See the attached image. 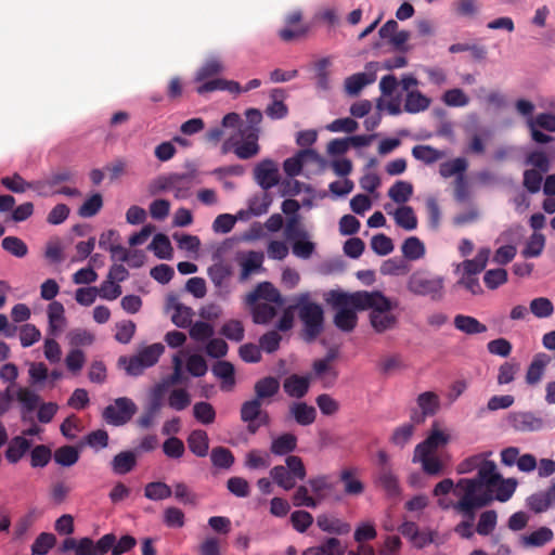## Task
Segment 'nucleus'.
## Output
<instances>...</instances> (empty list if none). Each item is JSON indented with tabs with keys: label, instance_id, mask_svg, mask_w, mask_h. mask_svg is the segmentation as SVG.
Instances as JSON below:
<instances>
[{
	"label": "nucleus",
	"instance_id": "7",
	"mask_svg": "<svg viewBox=\"0 0 555 555\" xmlns=\"http://www.w3.org/2000/svg\"><path fill=\"white\" fill-rule=\"evenodd\" d=\"M356 296L357 292L352 294L333 293L331 296V302L336 309L334 323L344 332H351L357 325L356 310H361V305L353 302Z\"/></svg>",
	"mask_w": 555,
	"mask_h": 555
},
{
	"label": "nucleus",
	"instance_id": "23",
	"mask_svg": "<svg viewBox=\"0 0 555 555\" xmlns=\"http://www.w3.org/2000/svg\"><path fill=\"white\" fill-rule=\"evenodd\" d=\"M550 363V357L545 353H538L533 357L530 365L526 373V382L529 385L538 384L545 372L547 364Z\"/></svg>",
	"mask_w": 555,
	"mask_h": 555
},
{
	"label": "nucleus",
	"instance_id": "19",
	"mask_svg": "<svg viewBox=\"0 0 555 555\" xmlns=\"http://www.w3.org/2000/svg\"><path fill=\"white\" fill-rule=\"evenodd\" d=\"M167 312L171 321L179 327H186L191 324L193 310L179 302L176 298L168 299Z\"/></svg>",
	"mask_w": 555,
	"mask_h": 555
},
{
	"label": "nucleus",
	"instance_id": "62",
	"mask_svg": "<svg viewBox=\"0 0 555 555\" xmlns=\"http://www.w3.org/2000/svg\"><path fill=\"white\" fill-rule=\"evenodd\" d=\"M221 333L229 339L240 341L244 337V326L237 320H230L221 328Z\"/></svg>",
	"mask_w": 555,
	"mask_h": 555
},
{
	"label": "nucleus",
	"instance_id": "63",
	"mask_svg": "<svg viewBox=\"0 0 555 555\" xmlns=\"http://www.w3.org/2000/svg\"><path fill=\"white\" fill-rule=\"evenodd\" d=\"M51 459V450L46 446H37L30 453V463L33 467H43Z\"/></svg>",
	"mask_w": 555,
	"mask_h": 555
},
{
	"label": "nucleus",
	"instance_id": "18",
	"mask_svg": "<svg viewBox=\"0 0 555 555\" xmlns=\"http://www.w3.org/2000/svg\"><path fill=\"white\" fill-rule=\"evenodd\" d=\"M385 209L393 217L396 224L405 231H413L417 228L418 220L412 207L400 205L395 210H390L389 205H386Z\"/></svg>",
	"mask_w": 555,
	"mask_h": 555
},
{
	"label": "nucleus",
	"instance_id": "9",
	"mask_svg": "<svg viewBox=\"0 0 555 555\" xmlns=\"http://www.w3.org/2000/svg\"><path fill=\"white\" fill-rule=\"evenodd\" d=\"M295 308L304 323L307 339L315 338L323 325L322 307L311 301L308 294H301L296 298Z\"/></svg>",
	"mask_w": 555,
	"mask_h": 555
},
{
	"label": "nucleus",
	"instance_id": "61",
	"mask_svg": "<svg viewBox=\"0 0 555 555\" xmlns=\"http://www.w3.org/2000/svg\"><path fill=\"white\" fill-rule=\"evenodd\" d=\"M135 333V324L132 321H122L116 324L115 338L121 344H128Z\"/></svg>",
	"mask_w": 555,
	"mask_h": 555
},
{
	"label": "nucleus",
	"instance_id": "29",
	"mask_svg": "<svg viewBox=\"0 0 555 555\" xmlns=\"http://www.w3.org/2000/svg\"><path fill=\"white\" fill-rule=\"evenodd\" d=\"M309 388V379L305 376L292 375L284 382V389L286 393L294 398L305 396Z\"/></svg>",
	"mask_w": 555,
	"mask_h": 555
},
{
	"label": "nucleus",
	"instance_id": "26",
	"mask_svg": "<svg viewBox=\"0 0 555 555\" xmlns=\"http://www.w3.org/2000/svg\"><path fill=\"white\" fill-rule=\"evenodd\" d=\"M30 448V442L24 436L14 437L5 451V459L10 463H17Z\"/></svg>",
	"mask_w": 555,
	"mask_h": 555
},
{
	"label": "nucleus",
	"instance_id": "12",
	"mask_svg": "<svg viewBox=\"0 0 555 555\" xmlns=\"http://www.w3.org/2000/svg\"><path fill=\"white\" fill-rule=\"evenodd\" d=\"M443 279L441 276H428L420 272L411 275L408 288L415 295L429 296L438 299L442 296Z\"/></svg>",
	"mask_w": 555,
	"mask_h": 555
},
{
	"label": "nucleus",
	"instance_id": "4",
	"mask_svg": "<svg viewBox=\"0 0 555 555\" xmlns=\"http://www.w3.org/2000/svg\"><path fill=\"white\" fill-rule=\"evenodd\" d=\"M353 302L361 305V310H371V324L377 332H385L396 325L397 317L393 313V309L397 307V304L392 302L382 293L357 292Z\"/></svg>",
	"mask_w": 555,
	"mask_h": 555
},
{
	"label": "nucleus",
	"instance_id": "43",
	"mask_svg": "<svg viewBox=\"0 0 555 555\" xmlns=\"http://www.w3.org/2000/svg\"><path fill=\"white\" fill-rule=\"evenodd\" d=\"M270 474L273 480L285 490L292 489L296 483V478L284 466L273 467Z\"/></svg>",
	"mask_w": 555,
	"mask_h": 555
},
{
	"label": "nucleus",
	"instance_id": "22",
	"mask_svg": "<svg viewBox=\"0 0 555 555\" xmlns=\"http://www.w3.org/2000/svg\"><path fill=\"white\" fill-rule=\"evenodd\" d=\"M48 320L49 328L53 335H57L66 326L65 309L64 306L59 301H52L48 306Z\"/></svg>",
	"mask_w": 555,
	"mask_h": 555
},
{
	"label": "nucleus",
	"instance_id": "1",
	"mask_svg": "<svg viewBox=\"0 0 555 555\" xmlns=\"http://www.w3.org/2000/svg\"><path fill=\"white\" fill-rule=\"evenodd\" d=\"M491 455V452L475 454L457 465L459 474H468L476 469V478H461L456 483L447 478L438 482L434 489V496L441 508H453L468 517V520L461 521L454 528V531L464 539H469L474 534L473 519L476 509L493 500L507 502L518 486L515 478H504L499 473L496 464L489 459Z\"/></svg>",
	"mask_w": 555,
	"mask_h": 555
},
{
	"label": "nucleus",
	"instance_id": "41",
	"mask_svg": "<svg viewBox=\"0 0 555 555\" xmlns=\"http://www.w3.org/2000/svg\"><path fill=\"white\" fill-rule=\"evenodd\" d=\"M297 443V439L292 434H285L275 438L271 446V451L274 454L283 455L292 452Z\"/></svg>",
	"mask_w": 555,
	"mask_h": 555
},
{
	"label": "nucleus",
	"instance_id": "20",
	"mask_svg": "<svg viewBox=\"0 0 555 555\" xmlns=\"http://www.w3.org/2000/svg\"><path fill=\"white\" fill-rule=\"evenodd\" d=\"M308 27L301 22V15L298 12L292 13L286 21V26L280 31V37L284 41H293L306 35Z\"/></svg>",
	"mask_w": 555,
	"mask_h": 555
},
{
	"label": "nucleus",
	"instance_id": "17",
	"mask_svg": "<svg viewBox=\"0 0 555 555\" xmlns=\"http://www.w3.org/2000/svg\"><path fill=\"white\" fill-rule=\"evenodd\" d=\"M376 79V66L369 64L366 70L349 76L345 80V90L348 94H358L365 86L374 82Z\"/></svg>",
	"mask_w": 555,
	"mask_h": 555
},
{
	"label": "nucleus",
	"instance_id": "53",
	"mask_svg": "<svg viewBox=\"0 0 555 555\" xmlns=\"http://www.w3.org/2000/svg\"><path fill=\"white\" fill-rule=\"evenodd\" d=\"M98 289V294L102 299L105 300H115L121 295V287L120 285L108 279L105 280Z\"/></svg>",
	"mask_w": 555,
	"mask_h": 555
},
{
	"label": "nucleus",
	"instance_id": "49",
	"mask_svg": "<svg viewBox=\"0 0 555 555\" xmlns=\"http://www.w3.org/2000/svg\"><path fill=\"white\" fill-rule=\"evenodd\" d=\"M135 457L131 452H121L114 457L113 469L117 474H126L132 469Z\"/></svg>",
	"mask_w": 555,
	"mask_h": 555
},
{
	"label": "nucleus",
	"instance_id": "31",
	"mask_svg": "<svg viewBox=\"0 0 555 555\" xmlns=\"http://www.w3.org/2000/svg\"><path fill=\"white\" fill-rule=\"evenodd\" d=\"M413 195V185L408 181H397L388 190V196L395 203L403 205Z\"/></svg>",
	"mask_w": 555,
	"mask_h": 555
},
{
	"label": "nucleus",
	"instance_id": "40",
	"mask_svg": "<svg viewBox=\"0 0 555 555\" xmlns=\"http://www.w3.org/2000/svg\"><path fill=\"white\" fill-rule=\"evenodd\" d=\"M173 238L180 249L185 250L191 256H197L201 248V241L197 236L190 234H175Z\"/></svg>",
	"mask_w": 555,
	"mask_h": 555
},
{
	"label": "nucleus",
	"instance_id": "32",
	"mask_svg": "<svg viewBox=\"0 0 555 555\" xmlns=\"http://www.w3.org/2000/svg\"><path fill=\"white\" fill-rule=\"evenodd\" d=\"M214 374L221 379V388L230 390L234 386V367L225 361L217 362L212 367Z\"/></svg>",
	"mask_w": 555,
	"mask_h": 555
},
{
	"label": "nucleus",
	"instance_id": "27",
	"mask_svg": "<svg viewBox=\"0 0 555 555\" xmlns=\"http://www.w3.org/2000/svg\"><path fill=\"white\" fill-rule=\"evenodd\" d=\"M188 444L197 456H206L209 449L207 433L201 429L193 430L188 437Z\"/></svg>",
	"mask_w": 555,
	"mask_h": 555
},
{
	"label": "nucleus",
	"instance_id": "2",
	"mask_svg": "<svg viewBox=\"0 0 555 555\" xmlns=\"http://www.w3.org/2000/svg\"><path fill=\"white\" fill-rule=\"evenodd\" d=\"M450 440V431L439 423H434L426 440L415 448L414 461L422 464L426 474H440L447 466L449 457L439 454L438 451L447 446Z\"/></svg>",
	"mask_w": 555,
	"mask_h": 555
},
{
	"label": "nucleus",
	"instance_id": "54",
	"mask_svg": "<svg viewBox=\"0 0 555 555\" xmlns=\"http://www.w3.org/2000/svg\"><path fill=\"white\" fill-rule=\"evenodd\" d=\"M195 418L203 424H211L215 421L216 412L208 402H198L193 408Z\"/></svg>",
	"mask_w": 555,
	"mask_h": 555
},
{
	"label": "nucleus",
	"instance_id": "33",
	"mask_svg": "<svg viewBox=\"0 0 555 555\" xmlns=\"http://www.w3.org/2000/svg\"><path fill=\"white\" fill-rule=\"evenodd\" d=\"M553 539V531L547 527H541L522 537L521 541L525 546L538 547L546 544Z\"/></svg>",
	"mask_w": 555,
	"mask_h": 555
},
{
	"label": "nucleus",
	"instance_id": "24",
	"mask_svg": "<svg viewBox=\"0 0 555 555\" xmlns=\"http://www.w3.org/2000/svg\"><path fill=\"white\" fill-rule=\"evenodd\" d=\"M263 262V254L258 251H248L238 257V263L242 268V279H247L250 274L258 271Z\"/></svg>",
	"mask_w": 555,
	"mask_h": 555
},
{
	"label": "nucleus",
	"instance_id": "64",
	"mask_svg": "<svg viewBox=\"0 0 555 555\" xmlns=\"http://www.w3.org/2000/svg\"><path fill=\"white\" fill-rule=\"evenodd\" d=\"M372 249L378 255H388L393 249V244L390 237L385 234H377L371 241Z\"/></svg>",
	"mask_w": 555,
	"mask_h": 555
},
{
	"label": "nucleus",
	"instance_id": "46",
	"mask_svg": "<svg viewBox=\"0 0 555 555\" xmlns=\"http://www.w3.org/2000/svg\"><path fill=\"white\" fill-rule=\"evenodd\" d=\"M545 237L540 233H533L522 250L526 258L538 257L544 249Z\"/></svg>",
	"mask_w": 555,
	"mask_h": 555
},
{
	"label": "nucleus",
	"instance_id": "14",
	"mask_svg": "<svg viewBox=\"0 0 555 555\" xmlns=\"http://www.w3.org/2000/svg\"><path fill=\"white\" fill-rule=\"evenodd\" d=\"M134 412L135 405L131 400L119 398L104 410L103 417L109 424L121 425L128 422Z\"/></svg>",
	"mask_w": 555,
	"mask_h": 555
},
{
	"label": "nucleus",
	"instance_id": "47",
	"mask_svg": "<svg viewBox=\"0 0 555 555\" xmlns=\"http://www.w3.org/2000/svg\"><path fill=\"white\" fill-rule=\"evenodd\" d=\"M210 457L212 464L221 468H230L234 463V456L232 452L223 447L212 449Z\"/></svg>",
	"mask_w": 555,
	"mask_h": 555
},
{
	"label": "nucleus",
	"instance_id": "34",
	"mask_svg": "<svg viewBox=\"0 0 555 555\" xmlns=\"http://www.w3.org/2000/svg\"><path fill=\"white\" fill-rule=\"evenodd\" d=\"M66 337L73 349L90 346L94 341V334L86 328H74L67 333Z\"/></svg>",
	"mask_w": 555,
	"mask_h": 555
},
{
	"label": "nucleus",
	"instance_id": "3",
	"mask_svg": "<svg viewBox=\"0 0 555 555\" xmlns=\"http://www.w3.org/2000/svg\"><path fill=\"white\" fill-rule=\"evenodd\" d=\"M184 350H179L172 358L173 373L172 375L157 384L152 390V405L154 410H158L167 398L168 405L177 411H182L191 404V396L185 388L173 387L182 375V356Z\"/></svg>",
	"mask_w": 555,
	"mask_h": 555
},
{
	"label": "nucleus",
	"instance_id": "56",
	"mask_svg": "<svg viewBox=\"0 0 555 555\" xmlns=\"http://www.w3.org/2000/svg\"><path fill=\"white\" fill-rule=\"evenodd\" d=\"M279 389V382L275 378L267 377L259 380L255 390L259 399H264L273 396Z\"/></svg>",
	"mask_w": 555,
	"mask_h": 555
},
{
	"label": "nucleus",
	"instance_id": "25",
	"mask_svg": "<svg viewBox=\"0 0 555 555\" xmlns=\"http://www.w3.org/2000/svg\"><path fill=\"white\" fill-rule=\"evenodd\" d=\"M318 527L325 532L346 534L350 531V525L336 517L320 515L317 519Z\"/></svg>",
	"mask_w": 555,
	"mask_h": 555
},
{
	"label": "nucleus",
	"instance_id": "16",
	"mask_svg": "<svg viewBox=\"0 0 555 555\" xmlns=\"http://www.w3.org/2000/svg\"><path fill=\"white\" fill-rule=\"evenodd\" d=\"M254 173L256 181L264 190L273 188L279 182V167L278 164L271 159L260 162L256 166Z\"/></svg>",
	"mask_w": 555,
	"mask_h": 555
},
{
	"label": "nucleus",
	"instance_id": "42",
	"mask_svg": "<svg viewBox=\"0 0 555 555\" xmlns=\"http://www.w3.org/2000/svg\"><path fill=\"white\" fill-rule=\"evenodd\" d=\"M86 363V354L80 349H70L65 357V365L74 375L79 374Z\"/></svg>",
	"mask_w": 555,
	"mask_h": 555
},
{
	"label": "nucleus",
	"instance_id": "21",
	"mask_svg": "<svg viewBox=\"0 0 555 555\" xmlns=\"http://www.w3.org/2000/svg\"><path fill=\"white\" fill-rule=\"evenodd\" d=\"M490 257L489 248H481L478 250L477 255L474 259H468L460 263L456 270L463 274H474L477 275L480 273L487 266Z\"/></svg>",
	"mask_w": 555,
	"mask_h": 555
},
{
	"label": "nucleus",
	"instance_id": "45",
	"mask_svg": "<svg viewBox=\"0 0 555 555\" xmlns=\"http://www.w3.org/2000/svg\"><path fill=\"white\" fill-rule=\"evenodd\" d=\"M79 459V451L75 447L65 446L59 448L54 453V460L56 463L63 466H70L75 464Z\"/></svg>",
	"mask_w": 555,
	"mask_h": 555
},
{
	"label": "nucleus",
	"instance_id": "55",
	"mask_svg": "<svg viewBox=\"0 0 555 555\" xmlns=\"http://www.w3.org/2000/svg\"><path fill=\"white\" fill-rule=\"evenodd\" d=\"M2 247L15 257H24L28 248L26 244L16 236H7L2 241Z\"/></svg>",
	"mask_w": 555,
	"mask_h": 555
},
{
	"label": "nucleus",
	"instance_id": "60",
	"mask_svg": "<svg viewBox=\"0 0 555 555\" xmlns=\"http://www.w3.org/2000/svg\"><path fill=\"white\" fill-rule=\"evenodd\" d=\"M291 522L297 531L305 532L312 525L313 517L306 511H295L291 515Z\"/></svg>",
	"mask_w": 555,
	"mask_h": 555
},
{
	"label": "nucleus",
	"instance_id": "6",
	"mask_svg": "<svg viewBox=\"0 0 555 555\" xmlns=\"http://www.w3.org/2000/svg\"><path fill=\"white\" fill-rule=\"evenodd\" d=\"M324 166V159L317 152L304 150L286 158L283 163V170L289 178L300 175L310 178L312 175L321 172Z\"/></svg>",
	"mask_w": 555,
	"mask_h": 555
},
{
	"label": "nucleus",
	"instance_id": "10",
	"mask_svg": "<svg viewBox=\"0 0 555 555\" xmlns=\"http://www.w3.org/2000/svg\"><path fill=\"white\" fill-rule=\"evenodd\" d=\"M115 543V535L107 533L96 543L89 538L76 540L68 538L63 542V551H74L76 555H104Z\"/></svg>",
	"mask_w": 555,
	"mask_h": 555
},
{
	"label": "nucleus",
	"instance_id": "36",
	"mask_svg": "<svg viewBox=\"0 0 555 555\" xmlns=\"http://www.w3.org/2000/svg\"><path fill=\"white\" fill-rule=\"evenodd\" d=\"M454 325L461 332L466 334H478L486 332L487 327L477 319L468 315H457L454 319Z\"/></svg>",
	"mask_w": 555,
	"mask_h": 555
},
{
	"label": "nucleus",
	"instance_id": "59",
	"mask_svg": "<svg viewBox=\"0 0 555 555\" xmlns=\"http://www.w3.org/2000/svg\"><path fill=\"white\" fill-rule=\"evenodd\" d=\"M466 160L463 158H455L448 160L440 166V173L444 178H449L463 172L466 169Z\"/></svg>",
	"mask_w": 555,
	"mask_h": 555
},
{
	"label": "nucleus",
	"instance_id": "39",
	"mask_svg": "<svg viewBox=\"0 0 555 555\" xmlns=\"http://www.w3.org/2000/svg\"><path fill=\"white\" fill-rule=\"evenodd\" d=\"M498 515L494 511H486L480 514L476 531L480 535H489L496 527Z\"/></svg>",
	"mask_w": 555,
	"mask_h": 555
},
{
	"label": "nucleus",
	"instance_id": "51",
	"mask_svg": "<svg viewBox=\"0 0 555 555\" xmlns=\"http://www.w3.org/2000/svg\"><path fill=\"white\" fill-rule=\"evenodd\" d=\"M530 311L537 318H547L554 311L552 301L545 297H539L530 302Z\"/></svg>",
	"mask_w": 555,
	"mask_h": 555
},
{
	"label": "nucleus",
	"instance_id": "35",
	"mask_svg": "<svg viewBox=\"0 0 555 555\" xmlns=\"http://www.w3.org/2000/svg\"><path fill=\"white\" fill-rule=\"evenodd\" d=\"M185 354L182 356V361L185 359V366L190 374L193 376H204L207 372V364L205 359L197 353H190L186 349H183Z\"/></svg>",
	"mask_w": 555,
	"mask_h": 555
},
{
	"label": "nucleus",
	"instance_id": "5",
	"mask_svg": "<svg viewBox=\"0 0 555 555\" xmlns=\"http://www.w3.org/2000/svg\"><path fill=\"white\" fill-rule=\"evenodd\" d=\"M246 304L250 307L255 323L268 324L276 315L278 309L282 307L283 299L271 283L264 282L246 296Z\"/></svg>",
	"mask_w": 555,
	"mask_h": 555
},
{
	"label": "nucleus",
	"instance_id": "30",
	"mask_svg": "<svg viewBox=\"0 0 555 555\" xmlns=\"http://www.w3.org/2000/svg\"><path fill=\"white\" fill-rule=\"evenodd\" d=\"M402 255L409 260H418L425 256L424 243L416 236L408 237L401 246Z\"/></svg>",
	"mask_w": 555,
	"mask_h": 555
},
{
	"label": "nucleus",
	"instance_id": "50",
	"mask_svg": "<svg viewBox=\"0 0 555 555\" xmlns=\"http://www.w3.org/2000/svg\"><path fill=\"white\" fill-rule=\"evenodd\" d=\"M483 282L489 289H495L507 282V271L501 268L488 270Z\"/></svg>",
	"mask_w": 555,
	"mask_h": 555
},
{
	"label": "nucleus",
	"instance_id": "44",
	"mask_svg": "<svg viewBox=\"0 0 555 555\" xmlns=\"http://www.w3.org/2000/svg\"><path fill=\"white\" fill-rule=\"evenodd\" d=\"M292 413L300 425H309L315 418V410L305 403H296L292 408Z\"/></svg>",
	"mask_w": 555,
	"mask_h": 555
},
{
	"label": "nucleus",
	"instance_id": "57",
	"mask_svg": "<svg viewBox=\"0 0 555 555\" xmlns=\"http://www.w3.org/2000/svg\"><path fill=\"white\" fill-rule=\"evenodd\" d=\"M56 539L52 533H41L33 544V553L37 555H46L54 545Z\"/></svg>",
	"mask_w": 555,
	"mask_h": 555
},
{
	"label": "nucleus",
	"instance_id": "38",
	"mask_svg": "<svg viewBox=\"0 0 555 555\" xmlns=\"http://www.w3.org/2000/svg\"><path fill=\"white\" fill-rule=\"evenodd\" d=\"M341 481L345 485V491L348 494H360L363 492V485L357 476V472L352 468H346L340 475Z\"/></svg>",
	"mask_w": 555,
	"mask_h": 555
},
{
	"label": "nucleus",
	"instance_id": "52",
	"mask_svg": "<svg viewBox=\"0 0 555 555\" xmlns=\"http://www.w3.org/2000/svg\"><path fill=\"white\" fill-rule=\"evenodd\" d=\"M245 464L250 469L267 468L270 465V455L267 452L253 450L247 453Z\"/></svg>",
	"mask_w": 555,
	"mask_h": 555
},
{
	"label": "nucleus",
	"instance_id": "28",
	"mask_svg": "<svg viewBox=\"0 0 555 555\" xmlns=\"http://www.w3.org/2000/svg\"><path fill=\"white\" fill-rule=\"evenodd\" d=\"M149 249L159 259H171L173 249L170 240L165 234H156L151 242Z\"/></svg>",
	"mask_w": 555,
	"mask_h": 555
},
{
	"label": "nucleus",
	"instance_id": "11",
	"mask_svg": "<svg viewBox=\"0 0 555 555\" xmlns=\"http://www.w3.org/2000/svg\"><path fill=\"white\" fill-rule=\"evenodd\" d=\"M233 149L237 157L242 159L250 158L258 154V128L244 127L241 129L240 139H231L223 145V152Z\"/></svg>",
	"mask_w": 555,
	"mask_h": 555
},
{
	"label": "nucleus",
	"instance_id": "8",
	"mask_svg": "<svg viewBox=\"0 0 555 555\" xmlns=\"http://www.w3.org/2000/svg\"><path fill=\"white\" fill-rule=\"evenodd\" d=\"M164 346L159 343L152 344L142 348L134 356H124L118 360V365L122 367L127 374L137 376L143 373L147 367L153 366L164 353Z\"/></svg>",
	"mask_w": 555,
	"mask_h": 555
},
{
	"label": "nucleus",
	"instance_id": "13",
	"mask_svg": "<svg viewBox=\"0 0 555 555\" xmlns=\"http://www.w3.org/2000/svg\"><path fill=\"white\" fill-rule=\"evenodd\" d=\"M285 234L287 238L294 241L293 253L299 258H309L314 249V244L306 240V232L300 228L297 218H293L286 224Z\"/></svg>",
	"mask_w": 555,
	"mask_h": 555
},
{
	"label": "nucleus",
	"instance_id": "58",
	"mask_svg": "<svg viewBox=\"0 0 555 555\" xmlns=\"http://www.w3.org/2000/svg\"><path fill=\"white\" fill-rule=\"evenodd\" d=\"M16 399L27 412L34 411L40 400L39 396L28 388H20L16 392Z\"/></svg>",
	"mask_w": 555,
	"mask_h": 555
},
{
	"label": "nucleus",
	"instance_id": "15",
	"mask_svg": "<svg viewBox=\"0 0 555 555\" xmlns=\"http://www.w3.org/2000/svg\"><path fill=\"white\" fill-rule=\"evenodd\" d=\"M259 86H260V80H258V79L250 80L245 88H242L236 81L216 78V79H211V80H208V81L202 83L201 86L197 87L196 91L199 94H203V93L211 92L215 90H225V91H229L230 93L236 94V93H241L243 91H248L250 89L258 88Z\"/></svg>",
	"mask_w": 555,
	"mask_h": 555
},
{
	"label": "nucleus",
	"instance_id": "37",
	"mask_svg": "<svg viewBox=\"0 0 555 555\" xmlns=\"http://www.w3.org/2000/svg\"><path fill=\"white\" fill-rule=\"evenodd\" d=\"M430 104V100L418 91H410L405 99L404 108L409 113H418L425 111Z\"/></svg>",
	"mask_w": 555,
	"mask_h": 555
},
{
	"label": "nucleus",
	"instance_id": "48",
	"mask_svg": "<svg viewBox=\"0 0 555 555\" xmlns=\"http://www.w3.org/2000/svg\"><path fill=\"white\" fill-rule=\"evenodd\" d=\"M145 496L150 500H164L172 494L171 488L164 482H151L144 490Z\"/></svg>",
	"mask_w": 555,
	"mask_h": 555
}]
</instances>
